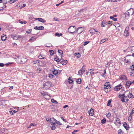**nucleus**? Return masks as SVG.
<instances>
[{
  "label": "nucleus",
  "mask_w": 134,
  "mask_h": 134,
  "mask_svg": "<svg viewBox=\"0 0 134 134\" xmlns=\"http://www.w3.org/2000/svg\"><path fill=\"white\" fill-rule=\"evenodd\" d=\"M119 97L122 102L127 103L130 98H134V96L132 94L131 92L127 90L122 94H120L119 96Z\"/></svg>",
  "instance_id": "1"
},
{
  "label": "nucleus",
  "mask_w": 134,
  "mask_h": 134,
  "mask_svg": "<svg viewBox=\"0 0 134 134\" xmlns=\"http://www.w3.org/2000/svg\"><path fill=\"white\" fill-rule=\"evenodd\" d=\"M134 12V10L133 9H130L125 12V15L126 17H129L130 16H133V15Z\"/></svg>",
  "instance_id": "2"
},
{
  "label": "nucleus",
  "mask_w": 134,
  "mask_h": 134,
  "mask_svg": "<svg viewBox=\"0 0 134 134\" xmlns=\"http://www.w3.org/2000/svg\"><path fill=\"white\" fill-rule=\"evenodd\" d=\"M76 27L74 26H70L68 28V31L70 33L74 34L76 31Z\"/></svg>",
  "instance_id": "3"
},
{
  "label": "nucleus",
  "mask_w": 134,
  "mask_h": 134,
  "mask_svg": "<svg viewBox=\"0 0 134 134\" xmlns=\"http://www.w3.org/2000/svg\"><path fill=\"white\" fill-rule=\"evenodd\" d=\"M51 82L48 81L45 82L43 84L44 87L46 89H48L51 86Z\"/></svg>",
  "instance_id": "4"
},
{
  "label": "nucleus",
  "mask_w": 134,
  "mask_h": 134,
  "mask_svg": "<svg viewBox=\"0 0 134 134\" xmlns=\"http://www.w3.org/2000/svg\"><path fill=\"white\" fill-rule=\"evenodd\" d=\"M40 93L44 96V98L46 99H49L51 97L48 94V93L47 92H43V93L41 92Z\"/></svg>",
  "instance_id": "5"
},
{
  "label": "nucleus",
  "mask_w": 134,
  "mask_h": 134,
  "mask_svg": "<svg viewBox=\"0 0 134 134\" xmlns=\"http://www.w3.org/2000/svg\"><path fill=\"white\" fill-rule=\"evenodd\" d=\"M85 66V65H83L81 69L79 71L78 73L79 75H82L85 72V69L84 67Z\"/></svg>",
  "instance_id": "6"
},
{
  "label": "nucleus",
  "mask_w": 134,
  "mask_h": 134,
  "mask_svg": "<svg viewBox=\"0 0 134 134\" xmlns=\"http://www.w3.org/2000/svg\"><path fill=\"white\" fill-rule=\"evenodd\" d=\"M83 31V29L82 27H78L77 30L76 29V31L78 34H81Z\"/></svg>",
  "instance_id": "7"
},
{
  "label": "nucleus",
  "mask_w": 134,
  "mask_h": 134,
  "mask_svg": "<svg viewBox=\"0 0 134 134\" xmlns=\"http://www.w3.org/2000/svg\"><path fill=\"white\" fill-rule=\"evenodd\" d=\"M119 79L121 80L126 81L127 80V77L125 75H122L120 76Z\"/></svg>",
  "instance_id": "8"
},
{
  "label": "nucleus",
  "mask_w": 134,
  "mask_h": 134,
  "mask_svg": "<svg viewBox=\"0 0 134 134\" xmlns=\"http://www.w3.org/2000/svg\"><path fill=\"white\" fill-rule=\"evenodd\" d=\"M19 60H20V63L21 64H24L27 61V59L25 58H22L21 59H19Z\"/></svg>",
  "instance_id": "9"
},
{
  "label": "nucleus",
  "mask_w": 134,
  "mask_h": 134,
  "mask_svg": "<svg viewBox=\"0 0 134 134\" xmlns=\"http://www.w3.org/2000/svg\"><path fill=\"white\" fill-rule=\"evenodd\" d=\"M122 87V85L121 84H119L118 85L116 86L115 87L114 89L116 91H118L120 90Z\"/></svg>",
  "instance_id": "10"
},
{
  "label": "nucleus",
  "mask_w": 134,
  "mask_h": 134,
  "mask_svg": "<svg viewBox=\"0 0 134 134\" xmlns=\"http://www.w3.org/2000/svg\"><path fill=\"white\" fill-rule=\"evenodd\" d=\"M67 62V61L66 60H64L63 59L61 58L60 63L63 65H66Z\"/></svg>",
  "instance_id": "11"
},
{
  "label": "nucleus",
  "mask_w": 134,
  "mask_h": 134,
  "mask_svg": "<svg viewBox=\"0 0 134 134\" xmlns=\"http://www.w3.org/2000/svg\"><path fill=\"white\" fill-rule=\"evenodd\" d=\"M88 113L90 115L92 116L94 113L93 109L91 108L88 111Z\"/></svg>",
  "instance_id": "12"
},
{
  "label": "nucleus",
  "mask_w": 134,
  "mask_h": 134,
  "mask_svg": "<svg viewBox=\"0 0 134 134\" xmlns=\"http://www.w3.org/2000/svg\"><path fill=\"white\" fill-rule=\"evenodd\" d=\"M11 37L13 38V39L15 40H18V38L20 37V36L18 35H12Z\"/></svg>",
  "instance_id": "13"
},
{
  "label": "nucleus",
  "mask_w": 134,
  "mask_h": 134,
  "mask_svg": "<svg viewBox=\"0 0 134 134\" xmlns=\"http://www.w3.org/2000/svg\"><path fill=\"white\" fill-rule=\"evenodd\" d=\"M108 25V22L106 20H103L101 24V26L102 27H104L105 25Z\"/></svg>",
  "instance_id": "14"
},
{
  "label": "nucleus",
  "mask_w": 134,
  "mask_h": 134,
  "mask_svg": "<svg viewBox=\"0 0 134 134\" xmlns=\"http://www.w3.org/2000/svg\"><path fill=\"white\" fill-rule=\"evenodd\" d=\"M34 29L36 30H42L44 29V27L43 26H41L39 27L36 26L35 27Z\"/></svg>",
  "instance_id": "15"
},
{
  "label": "nucleus",
  "mask_w": 134,
  "mask_h": 134,
  "mask_svg": "<svg viewBox=\"0 0 134 134\" xmlns=\"http://www.w3.org/2000/svg\"><path fill=\"white\" fill-rule=\"evenodd\" d=\"M56 120L54 119V118H51L50 119L51 124H55Z\"/></svg>",
  "instance_id": "16"
},
{
  "label": "nucleus",
  "mask_w": 134,
  "mask_h": 134,
  "mask_svg": "<svg viewBox=\"0 0 134 134\" xmlns=\"http://www.w3.org/2000/svg\"><path fill=\"white\" fill-rule=\"evenodd\" d=\"M131 84L130 81H127L126 82L125 86L126 87L128 88L129 87Z\"/></svg>",
  "instance_id": "17"
},
{
  "label": "nucleus",
  "mask_w": 134,
  "mask_h": 134,
  "mask_svg": "<svg viewBox=\"0 0 134 134\" xmlns=\"http://www.w3.org/2000/svg\"><path fill=\"white\" fill-rule=\"evenodd\" d=\"M123 126L126 130H128L129 129V127L128 125L127 126V124L126 122H124L123 124Z\"/></svg>",
  "instance_id": "18"
},
{
  "label": "nucleus",
  "mask_w": 134,
  "mask_h": 134,
  "mask_svg": "<svg viewBox=\"0 0 134 134\" xmlns=\"http://www.w3.org/2000/svg\"><path fill=\"white\" fill-rule=\"evenodd\" d=\"M36 20H38L39 21H40L42 23H45L46 21L45 20H44L43 19H42V18H36Z\"/></svg>",
  "instance_id": "19"
},
{
  "label": "nucleus",
  "mask_w": 134,
  "mask_h": 134,
  "mask_svg": "<svg viewBox=\"0 0 134 134\" xmlns=\"http://www.w3.org/2000/svg\"><path fill=\"white\" fill-rule=\"evenodd\" d=\"M130 56H131V55H127L126 56V57H125L124 58V60L125 61V62L126 63H130V62H129L127 59H126L127 57Z\"/></svg>",
  "instance_id": "20"
},
{
  "label": "nucleus",
  "mask_w": 134,
  "mask_h": 134,
  "mask_svg": "<svg viewBox=\"0 0 134 134\" xmlns=\"http://www.w3.org/2000/svg\"><path fill=\"white\" fill-rule=\"evenodd\" d=\"M6 35L4 34H3L2 35L1 39L2 41H5L6 39Z\"/></svg>",
  "instance_id": "21"
},
{
  "label": "nucleus",
  "mask_w": 134,
  "mask_h": 134,
  "mask_svg": "<svg viewBox=\"0 0 134 134\" xmlns=\"http://www.w3.org/2000/svg\"><path fill=\"white\" fill-rule=\"evenodd\" d=\"M55 124H51L52 126L51 127V129L52 130H54L56 129L55 126Z\"/></svg>",
  "instance_id": "22"
},
{
  "label": "nucleus",
  "mask_w": 134,
  "mask_h": 134,
  "mask_svg": "<svg viewBox=\"0 0 134 134\" xmlns=\"http://www.w3.org/2000/svg\"><path fill=\"white\" fill-rule=\"evenodd\" d=\"M36 38H35L34 37H32L31 38L29 39V41L30 42H33L36 40Z\"/></svg>",
  "instance_id": "23"
},
{
  "label": "nucleus",
  "mask_w": 134,
  "mask_h": 134,
  "mask_svg": "<svg viewBox=\"0 0 134 134\" xmlns=\"http://www.w3.org/2000/svg\"><path fill=\"white\" fill-rule=\"evenodd\" d=\"M53 73L54 75H56L58 74V71L57 70L54 69L53 71Z\"/></svg>",
  "instance_id": "24"
},
{
  "label": "nucleus",
  "mask_w": 134,
  "mask_h": 134,
  "mask_svg": "<svg viewBox=\"0 0 134 134\" xmlns=\"http://www.w3.org/2000/svg\"><path fill=\"white\" fill-rule=\"evenodd\" d=\"M28 75L30 77H33L35 75V74L32 72H30L28 74Z\"/></svg>",
  "instance_id": "25"
},
{
  "label": "nucleus",
  "mask_w": 134,
  "mask_h": 134,
  "mask_svg": "<svg viewBox=\"0 0 134 134\" xmlns=\"http://www.w3.org/2000/svg\"><path fill=\"white\" fill-rule=\"evenodd\" d=\"M116 121L117 123L118 124H121V121L120 120V119L118 118H116Z\"/></svg>",
  "instance_id": "26"
},
{
  "label": "nucleus",
  "mask_w": 134,
  "mask_h": 134,
  "mask_svg": "<svg viewBox=\"0 0 134 134\" xmlns=\"http://www.w3.org/2000/svg\"><path fill=\"white\" fill-rule=\"evenodd\" d=\"M124 35L126 36H129V33L128 31H125L124 33Z\"/></svg>",
  "instance_id": "27"
},
{
  "label": "nucleus",
  "mask_w": 134,
  "mask_h": 134,
  "mask_svg": "<svg viewBox=\"0 0 134 134\" xmlns=\"http://www.w3.org/2000/svg\"><path fill=\"white\" fill-rule=\"evenodd\" d=\"M54 60L57 62H60L61 60V59L58 58L57 57L54 58Z\"/></svg>",
  "instance_id": "28"
},
{
  "label": "nucleus",
  "mask_w": 134,
  "mask_h": 134,
  "mask_svg": "<svg viewBox=\"0 0 134 134\" xmlns=\"http://www.w3.org/2000/svg\"><path fill=\"white\" fill-rule=\"evenodd\" d=\"M110 18L111 19H112L114 21H116L117 20V18H114V16H110Z\"/></svg>",
  "instance_id": "29"
},
{
  "label": "nucleus",
  "mask_w": 134,
  "mask_h": 134,
  "mask_svg": "<svg viewBox=\"0 0 134 134\" xmlns=\"http://www.w3.org/2000/svg\"><path fill=\"white\" fill-rule=\"evenodd\" d=\"M111 86H107L106 85H104V88H106L107 89L111 88Z\"/></svg>",
  "instance_id": "30"
},
{
  "label": "nucleus",
  "mask_w": 134,
  "mask_h": 134,
  "mask_svg": "<svg viewBox=\"0 0 134 134\" xmlns=\"http://www.w3.org/2000/svg\"><path fill=\"white\" fill-rule=\"evenodd\" d=\"M44 55H42L41 54L39 55L38 56V57L40 59H43L45 58V57H43Z\"/></svg>",
  "instance_id": "31"
},
{
  "label": "nucleus",
  "mask_w": 134,
  "mask_h": 134,
  "mask_svg": "<svg viewBox=\"0 0 134 134\" xmlns=\"http://www.w3.org/2000/svg\"><path fill=\"white\" fill-rule=\"evenodd\" d=\"M76 82L78 84H80L81 82V80L80 79H78L76 81Z\"/></svg>",
  "instance_id": "32"
},
{
  "label": "nucleus",
  "mask_w": 134,
  "mask_h": 134,
  "mask_svg": "<svg viewBox=\"0 0 134 134\" xmlns=\"http://www.w3.org/2000/svg\"><path fill=\"white\" fill-rule=\"evenodd\" d=\"M51 101L52 102L54 103L55 104H57L58 103V102L56 100H55L53 99H51Z\"/></svg>",
  "instance_id": "33"
},
{
  "label": "nucleus",
  "mask_w": 134,
  "mask_h": 134,
  "mask_svg": "<svg viewBox=\"0 0 134 134\" xmlns=\"http://www.w3.org/2000/svg\"><path fill=\"white\" fill-rule=\"evenodd\" d=\"M36 124L32 123L30 124L29 126V127H28V128H30L31 126H36Z\"/></svg>",
  "instance_id": "34"
},
{
  "label": "nucleus",
  "mask_w": 134,
  "mask_h": 134,
  "mask_svg": "<svg viewBox=\"0 0 134 134\" xmlns=\"http://www.w3.org/2000/svg\"><path fill=\"white\" fill-rule=\"evenodd\" d=\"M70 77H69L68 79V81L69 82V83H71L73 82V81L72 80L70 79Z\"/></svg>",
  "instance_id": "35"
},
{
  "label": "nucleus",
  "mask_w": 134,
  "mask_h": 134,
  "mask_svg": "<svg viewBox=\"0 0 134 134\" xmlns=\"http://www.w3.org/2000/svg\"><path fill=\"white\" fill-rule=\"evenodd\" d=\"M18 110L16 111L15 110H12L10 112V113L12 115H13L14 113H15L16 112H17Z\"/></svg>",
  "instance_id": "36"
},
{
  "label": "nucleus",
  "mask_w": 134,
  "mask_h": 134,
  "mask_svg": "<svg viewBox=\"0 0 134 134\" xmlns=\"http://www.w3.org/2000/svg\"><path fill=\"white\" fill-rule=\"evenodd\" d=\"M106 122V119L105 118L103 119L101 121V123L103 124H104Z\"/></svg>",
  "instance_id": "37"
},
{
  "label": "nucleus",
  "mask_w": 134,
  "mask_h": 134,
  "mask_svg": "<svg viewBox=\"0 0 134 134\" xmlns=\"http://www.w3.org/2000/svg\"><path fill=\"white\" fill-rule=\"evenodd\" d=\"M49 52L50 53V55H53L54 53V51L53 50H49Z\"/></svg>",
  "instance_id": "38"
},
{
  "label": "nucleus",
  "mask_w": 134,
  "mask_h": 134,
  "mask_svg": "<svg viewBox=\"0 0 134 134\" xmlns=\"http://www.w3.org/2000/svg\"><path fill=\"white\" fill-rule=\"evenodd\" d=\"M48 77L49 78H51V79H52L54 77V75L52 74H50L49 75Z\"/></svg>",
  "instance_id": "39"
},
{
  "label": "nucleus",
  "mask_w": 134,
  "mask_h": 134,
  "mask_svg": "<svg viewBox=\"0 0 134 134\" xmlns=\"http://www.w3.org/2000/svg\"><path fill=\"white\" fill-rule=\"evenodd\" d=\"M55 124H57L58 125H60L62 124L59 121H58L57 120L56 121Z\"/></svg>",
  "instance_id": "40"
},
{
  "label": "nucleus",
  "mask_w": 134,
  "mask_h": 134,
  "mask_svg": "<svg viewBox=\"0 0 134 134\" xmlns=\"http://www.w3.org/2000/svg\"><path fill=\"white\" fill-rule=\"evenodd\" d=\"M132 115H130L128 118V120L129 121H131L132 119Z\"/></svg>",
  "instance_id": "41"
},
{
  "label": "nucleus",
  "mask_w": 134,
  "mask_h": 134,
  "mask_svg": "<svg viewBox=\"0 0 134 134\" xmlns=\"http://www.w3.org/2000/svg\"><path fill=\"white\" fill-rule=\"evenodd\" d=\"M55 35L56 36H57L59 37L61 36H62V34L60 33L59 34V33L57 32V33H55Z\"/></svg>",
  "instance_id": "42"
},
{
  "label": "nucleus",
  "mask_w": 134,
  "mask_h": 134,
  "mask_svg": "<svg viewBox=\"0 0 134 134\" xmlns=\"http://www.w3.org/2000/svg\"><path fill=\"white\" fill-rule=\"evenodd\" d=\"M58 53L60 54V55H61V56H62V54H63V51L61 50H58Z\"/></svg>",
  "instance_id": "43"
},
{
  "label": "nucleus",
  "mask_w": 134,
  "mask_h": 134,
  "mask_svg": "<svg viewBox=\"0 0 134 134\" xmlns=\"http://www.w3.org/2000/svg\"><path fill=\"white\" fill-rule=\"evenodd\" d=\"M130 75L133 76H134V70H132V71L131 72Z\"/></svg>",
  "instance_id": "44"
},
{
  "label": "nucleus",
  "mask_w": 134,
  "mask_h": 134,
  "mask_svg": "<svg viewBox=\"0 0 134 134\" xmlns=\"http://www.w3.org/2000/svg\"><path fill=\"white\" fill-rule=\"evenodd\" d=\"M111 99H110V100H109L108 102V103H107V106H109L110 104V103H111Z\"/></svg>",
  "instance_id": "45"
},
{
  "label": "nucleus",
  "mask_w": 134,
  "mask_h": 134,
  "mask_svg": "<svg viewBox=\"0 0 134 134\" xmlns=\"http://www.w3.org/2000/svg\"><path fill=\"white\" fill-rule=\"evenodd\" d=\"M111 116V114H109V113H107L106 115V116L108 118H109V117Z\"/></svg>",
  "instance_id": "46"
},
{
  "label": "nucleus",
  "mask_w": 134,
  "mask_h": 134,
  "mask_svg": "<svg viewBox=\"0 0 134 134\" xmlns=\"http://www.w3.org/2000/svg\"><path fill=\"white\" fill-rule=\"evenodd\" d=\"M41 70L40 68H37V72L38 73H40Z\"/></svg>",
  "instance_id": "47"
},
{
  "label": "nucleus",
  "mask_w": 134,
  "mask_h": 134,
  "mask_svg": "<svg viewBox=\"0 0 134 134\" xmlns=\"http://www.w3.org/2000/svg\"><path fill=\"white\" fill-rule=\"evenodd\" d=\"M89 43V41H85L84 42L83 44L84 46H85L86 45H87V44Z\"/></svg>",
  "instance_id": "48"
},
{
  "label": "nucleus",
  "mask_w": 134,
  "mask_h": 134,
  "mask_svg": "<svg viewBox=\"0 0 134 134\" xmlns=\"http://www.w3.org/2000/svg\"><path fill=\"white\" fill-rule=\"evenodd\" d=\"M130 69L133 70H134V65H132L131 66H130Z\"/></svg>",
  "instance_id": "49"
},
{
  "label": "nucleus",
  "mask_w": 134,
  "mask_h": 134,
  "mask_svg": "<svg viewBox=\"0 0 134 134\" xmlns=\"http://www.w3.org/2000/svg\"><path fill=\"white\" fill-rule=\"evenodd\" d=\"M39 62V60H37L36 61H34L33 62V63L34 64H36L37 63H38Z\"/></svg>",
  "instance_id": "50"
},
{
  "label": "nucleus",
  "mask_w": 134,
  "mask_h": 134,
  "mask_svg": "<svg viewBox=\"0 0 134 134\" xmlns=\"http://www.w3.org/2000/svg\"><path fill=\"white\" fill-rule=\"evenodd\" d=\"M105 41L106 40L105 39H103L101 40L100 41V43H102L105 42Z\"/></svg>",
  "instance_id": "51"
},
{
  "label": "nucleus",
  "mask_w": 134,
  "mask_h": 134,
  "mask_svg": "<svg viewBox=\"0 0 134 134\" xmlns=\"http://www.w3.org/2000/svg\"><path fill=\"white\" fill-rule=\"evenodd\" d=\"M14 0H10L8 1V2L10 3H12L15 2Z\"/></svg>",
  "instance_id": "52"
},
{
  "label": "nucleus",
  "mask_w": 134,
  "mask_h": 134,
  "mask_svg": "<svg viewBox=\"0 0 134 134\" xmlns=\"http://www.w3.org/2000/svg\"><path fill=\"white\" fill-rule=\"evenodd\" d=\"M134 113V108H133L132 110V111H131V113L130 114V115H132Z\"/></svg>",
  "instance_id": "53"
},
{
  "label": "nucleus",
  "mask_w": 134,
  "mask_h": 134,
  "mask_svg": "<svg viewBox=\"0 0 134 134\" xmlns=\"http://www.w3.org/2000/svg\"><path fill=\"white\" fill-rule=\"evenodd\" d=\"M104 85H106L107 86H111L109 82H106Z\"/></svg>",
  "instance_id": "54"
},
{
  "label": "nucleus",
  "mask_w": 134,
  "mask_h": 134,
  "mask_svg": "<svg viewBox=\"0 0 134 134\" xmlns=\"http://www.w3.org/2000/svg\"><path fill=\"white\" fill-rule=\"evenodd\" d=\"M122 132V130L120 129L118 131V133L119 134H120Z\"/></svg>",
  "instance_id": "55"
},
{
  "label": "nucleus",
  "mask_w": 134,
  "mask_h": 134,
  "mask_svg": "<svg viewBox=\"0 0 134 134\" xmlns=\"http://www.w3.org/2000/svg\"><path fill=\"white\" fill-rule=\"evenodd\" d=\"M113 22L112 21H108L107 22H108V24L109 25H111V23H112Z\"/></svg>",
  "instance_id": "56"
},
{
  "label": "nucleus",
  "mask_w": 134,
  "mask_h": 134,
  "mask_svg": "<svg viewBox=\"0 0 134 134\" xmlns=\"http://www.w3.org/2000/svg\"><path fill=\"white\" fill-rule=\"evenodd\" d=\"M104 91L106 92L107 93L108 92V89L106 88H104Z\"/></svg>",
  "instance_id": "57"
},
{
  "label": "nucleus",
  "mask_w": 134,
  "mask_h": 134,
  "mask_svg": "<svg viewBox=\"0 0 134 134\" xmlns=\"http://www.w3.org/2000/svg\"><path fill=\"white\" fill-rule=\"evenodd\" d=\"M78 131L77 130H75L73 132H72V134H75L76 132H77Z\"/></svg>",
  "instance_id": "58"
},
{
  "label": "nucleus",
  "mask_w": 134,
  "mask_h": 134,
  "mask_svg": "<svg viewBox=\"0 0 134 134\" xmlns=\"http://www.w3.org/2000/svg\"><path fill=\"white\" fill-rule=\"evenodd\" d=\"M4 66V64L2 63H0V66L3 67Z\"/></svg>",
  "instance_id": "59"
},
{
  "label": "nucleus",
  "mask_w": 134,
  "mask_h": 134,
  "mask_svg": "<svg viewBox=\"0 0 134 134\" xmlns=\"http://www.w3.org/2000/svg\"><path fill=\"white\" fill-rule=\"evenodd\" d=\"M61 119H62L64 121V122H66V120L65 119H64L63 118V117H61Z\"/></svg>",
  "instance_id": "60"
},
{
  "label": "nucleus",
  "mask_w": 134,
  "mask_h": 134,
  "mask_svg": "<svg viewBox=\"0 0 134 134\" xmlns=\"http://www.w3.org/2000/svg\"><path fill=\"white\" fill-rule=\"evenodd\" d=\"M68 107V105H66L65 106H64L63 107V108H66L67 107Z\"/></svg>",
  "instance_id": "61"
},
{
  "label": "nucleus",
  "mask_w": 134,
  "mask_h": 134,
  "mask_svg": "<svg viewBox=\"0 0 134 134\" xmlns=\"http://www.w3.org/2000/svg\"><path fill=\"white\" fill-rule=\"evenodd\" d=\"M3 3L4 4H5L7 3V1H3Z\"/></svg>",
  "instance_id": "62"
},
{
  "label": "nucleus",
  "mask_w": 134,
  "mask_h": 134,
  "mask_svg": "<svg viewBox=\"0 0 134 134\" xmlns=\"http://www.w3.org/2000/svg\"><path fill=\"white\" fill-rule=\"evenodd\" d=\"M13 88V86H11V87H10L9 88V90H12V89Z\"/></svg>",
  "instance_id": "63"
},
{
  "label": "nucleus",
  "mask_w": 134,
  "mask_h": 134,
  "mask_svg": "<svg viewBox=\"0 0 134 134\" xmlns=\"http://www.w3.org/2000/svg\"><path fill=\"white\" fill-rule=\"evenodd\" d=\"M46 120L48 122H49L50 121V120L49 119H46Z\"/></svg>",
  "instance_id": "64"
}]
</instances>
